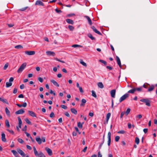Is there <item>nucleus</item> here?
Segmentation results:
<instances>
[{"instance_id":"nucleus-59","label":"nucleus","mask_w":157,"mask_h":157,"mask_svg":"<svg viewBox=\"0 0 157 157\" xmlns=\"http://www.w3.org/2000/svg\"><path fill=\"white\" fill-rule=\"evenodd\" d=\"M20 88L21 89H23L25 88V86L24 84H22L20 86Z\"/></svg>"},{"instance_id":"nucleus-19","label":"nucleus","mask_w":157,"mask_h":157,"mask_svg":"<svg viewBox=\"0 0 157 157\" xmlns=\"http://www.w3.org/2000/svg\"><path fill=\"white\" fill-rule=\"evenodd\" d=\"M86 102V99H82L81 100L82 103L80 104V106H84Z\"/></svg>"},{"instance_id":"nucleus-47","label":"nucleus","mask_w":157,"mask_h":157,"mask_svg":"<svg viewBox=\"0 0 157 157\" xmlns=\"http://www.w3.org/2000/svg\"><path fill=\"white\" fill-rule=\"evenodd\" d=\"M60 107H61L62 108H63V109H67V106H66V105H60Z\"/></svg>"},{"instance_id":"nucleus-8","label":"nucleus","mask_w":157,"mask_h":157,"mask_svg":"<svg viewBox=\"0 0 157 157\" xmlns=\"http://www.w3.org/2000/svg\"><path fill=\"white\" fill-rule=\"evenodd\" d=\"M25 53L27 55L30 56L34 55L35 52L34 51H25Z\"/></svg>"},{"instance_id":"nucleus-55","label":"nucleus","mask_w":157,"mask_h":157,"mask_svg":"<svg viewBox=\"0 0 157 157\" xmlns=\"http://www.w3.org/2000/svg\"><path fill=\"white\" fill-rule=\"evenodd\" d=\"M28 8V7H26L25 8H22L20 9V10L21 11H24L25 10H26V9H27Z\"/></svg>"},{"instance_id":"nucleus-13","label":"nucleus","mask_w":157,"mask_h":157,"mask_svg":"<svg viewBox=\"0 0 157 157\" xmlns=\"http://www.w3.org/2000/svg\"><path fill=\"white\" fill-rule=\"evenodd\" d=\"M1 139L2 141L3 142H6V139L5 138V135L4 133L2 132L1 134Z\"/></svg>"},{"instance_id":"nucleus-2","label":"nucleus","mask_w":157,"mask_h":157,"mask_svg":"<svg viewBox=\"0 0 157 157\" xmlns=\"http://www.w3.org/2000/svg\"><path fill=\"white\" fill-rule=\"evenodd\" d=\"M36 140L39 144H40L42 141L43 142H45V137H42L41 139L40 137H37L36 138Z\"/></svg>"},{"instance_id":"nucleus-39","label":"nucleus","mask_w":157,"mask_h":157,"mask_svg":"<svg viewBox=\"0 0 157 157\" xmlns=\"http://www.w3.org/2000/svg\"><path fill=\"white\" fill-rule=\"evenodd\" d=\"M80 63L82 64L83 66H84L85 67H86L87 66L86 64L82 60H80Z\"/></svg>"},{"instance_id":"nucleus-3","label":"nucleus","mask_w":157,"mask_h":157,"mask_svg":"<svg viewBox=\"0 0 157 157\" xmlns=\"http://www.w3.org/2000/svg\"><path fill=\"white\" fill-rule=\"evenodd\" d=\"M27 65V63H23L21 66L18 69L17 71V72L18 73H20L22 72V71L23 70L25 67Z\"/></svg>"},{"instance_id":"nucleus-46","label":"nucleus","mask_w":157,"mask_h":157,"mask_svg":"<svg viewBox=\"0 0 157 157\" xmlns=\"http://www.w3.org/2000/svg\"><path fill=\"white\" fill-rule=\"evenodd\" d=\"M120 139V137L118 136H117L115 137V140L116 142H118Z\"/></svg>"},{"instance_id":"nucleus-27","label":"nucleus","mask_w":157,"mask_h":157,"mask_svg":"<svg viewBox=\"0 0 157 157\" xmlns=\"http://www.w3.org/2000/svg\"><path fill=\"white\" fill-rule=\"evenodd\" d=\"M5 112H6V114L8 116H10V111L7 107H6L5 108Z\"/></svg>"},{"instance_id":"nucleus-44","label":"nucleus","mask_w":157,"mask_h":157,"mask_svg":"<svg viewBox=\"0 0 157 157\" xmlns=\"http://www.w3.org/2000/svg\"><path fill=\"white\" fill-rule=\"evenodd\" d=\"M18 121L19 124H21L22 122L21 119V118L20 117H18Z\"/></svg>"},{"instance_id":"nucleus-9","label":"nucleus","mask_w":157,"mask_h":157,"mask_svg":"<svg viewBox=\"0 0 157 157\" xmlns=\"http://www.w3.org/2000/svg\"><path fill=\"white\" fill-rule=\"evenodd\" d=\"M116 90H113L110 91L111 96L112 98H114L115 96Z\"/></svg>"},{"instance_id":"nucleus-42","label":"nucleus","mask_w":157,"mask_h":157,"mask_svg":"<svg viewBox=\"0 0 157 157\" xmlns=\"http://www.w3.org/2000/svg\"><path fill=\"white\" fill-rule=\"evenodd\" d=\"M99 61L100 62L104 64L105 65H106L107 64L106 62L104 60H101V59H100V60H99Z\"/></svg>"},{"instance_id":"nucleus-63","label":"nucleus","mask_w":157,"mask_h":157,"mask_svg":"<svg viewBox=\"0 0 157 157\" xmlns=\"http://www.w3.org/2000/svg\"><path fill=\"white\" fill-rule=\"evenodd\" d=\"M124 113H125L124 112H121L120 116L121 118H122L123 117Z\"/></svg>"},{"instance_id":"nucleus-24","label":"nucleus","mask_w":157,"mask_h":157,"mask_svg":"<svg viewBox=\"0 0 157 157\" xmlns=\"http://www.w3.org/2000/svg\"><path fill=\"white\" fill-rule=\"evenodd\" d=\"M0 101H2L3 103H6L7 104H9V103L7 101V100L6 99H3L2 98H1L0 99Z\"/></svg>"},{"instance_id":"nucleus-16","label":"nucleus","mask_w":157,"mask_h":157,"mask_svg":"<svg viewBox=\"0 0 157 157\" xmlns=\"http://www.w3.org/2000/svg\"><path fill=\"white\" fill-rule=\"evenodd\" d=\"M116 58L118 64L119 66L121 68V62L119 58L117 56H116Z\"/></svg>"},{"instance_id":"nucleus-60","label":"nucleus","mask_w":157,"mask_h":157,"mask_svg":"<svg viewBox=\"0 0 157 157\" xmlns=\"http://www.w3.org/2000/svg\"><path fill=\"white\" fill-rule=\"evenodd\" d=\"M13 80L14 79L13 77H11L9 80V82H12L13 81Z\"/></svg>"},{"instance_id":"nucleus-11","label":"nucleus","mask_w":157,"mask_h":157,"mask_svg":"<svg viewBox=\"0 0 157 157\" xmlns=\"http://www.w3.org/2000/svg\"><path fill=\"white\" fill-rule=\"evenodd\" d=\"M25 111L22 109H20L15 112L16 114H22L24 113Z\"/></svg>"},{"instance_id":"nucleus-58","label":"nucleus","mask_w":157,"mask_h":157,"mask_svg":"<svg viewBox=\"0 0 157 157\" xmlns=\"http://www.w3.org/2000/svg\"><path fill=\"white\" fill-rule=\"evenodd\" d=\"M64 115L68 117H69L70 116L69 113L67 112H66L64 113Z\"/></svg>"},{"instance_id":"nucleus-28","label":"nucleus","mask_w":157,"mask_h":157,"mask_svg":"<svg viewBox=\"0 0 157 157\" xmlns=\"http://www.w3.org/2000/svg\"><path fill=\"white\" fill-rule=\"evenodd\" d=\"M83 124V122L81 123L80 122H79L78 123L77 125L78 127L80 128H82V124Z\"/></svg>"},{"instance_id":"nucleus-21","label":"nucleus","mask_w":157,"mask_h":157,"mask_svg":"<svg viewBox=\"0 0 157 157\" xmlns=\"http://www.w3.org/2000/svg\"><path fill=\"white\" fill-rule=\"evenodd\" d=\"M71 111L72 113L75 115H76L77 113V111L74 108H71Z\"/></svg>"},{"instance_id":"nucleus-56","label":"nucleus","mask_w":157,"mask_h":157,"mask_svg":"<svg viewBox=\"0 0 157 157\" xmlns=\"http://www.w3.org/2000/svg\"><path fill=\"white\" fill-rule=\"evenodd\" d=\"M6 130H7V131H8L9 132H10V133H11L13 134L14 133V132L12 130H10L8 129H7Z\"/></svg>"},{"instance_id":"nucleus-53","label":"nucleus","mask_w":157,"mask_h":157,"mask_svg":"<svg viewBox=\"0 0 157 157\" xmlns=\"http://www.w3.org/2000/svg\"><path fill=\"white\" fill-rule=\"evenodd\" d=\"M75 15V14L74 13H71V14H68L67 15V16L68 17H70L74 16Z\"/></svg>"},{"instance_id":"nucleus-36","label":"nucleus","mask_w":157,"mask_h":157,"mask_svg":"<svg viewBox=\"0 0 157 157\" xmlns=\"http://www.w3.org/2000/svg\"><path fill=\"white\" fill-rule=\"evenodd\" d=\"M15 48L17 49H20V48H23V47L21 45H17L16 46L14 47Z\"/></svg>"},{"instance_id":"nucleus-26","label":"nucleus","mask_w":157,"mask_h":157,"mask_svg":"<svg viewBox=\"0 0 157 157\" xmlns=\"http://www.w3.org/2000/svg\"><path fill=\"white\" fill-rule=\"evenodd\" d=\"M98 86L99 87L101 88H103L104 87V85L101 82H98Z\"/></svg>"},{"instance_id":"nucleus-1","label":"nucleus","mask_w":157,"mask_h":157,"mask_svg":"<svg viewBox=\"0 0 157 157\" xmlns=\"http://www.w3.org/2000/svg\"><path fill=\"white\" fill-rule=\"evenodd\" d=\"M33 151L35 155L37 157H45L44 155L41 152H39L38 153L37 151L36 147H33Z\"/></svg>"},{"instance_id":"nucleus-15","label":"nucleus","mask_w":157,"mask_h":157,"mask_svg":"<svg viewBox=\"0 0 157 157\" xmlns=\"http://www.w3.org/2000/svg\"><path fill=\"white\" fill-rule=\"evenodd\" d=\"M46 53L48 56H54L55 55V53L54 52L50 51H47Z\"/></svg>"},{"instance_id":"nucleus-62","label":"nucleus","mask_w":157,"mask_h":157,"mask_svg":"<svg viewBox=\"0 0 157 157\" xmlns=\"http://www.w3.org/2000/svg\"><path fill=\"white\" fill-rule=\"evenodd\" d=\"M17 89L16 88H14V89L13 92V93L15 94L16 93H17Z\"/></svg>"},{"instance_id":"nucleus-25","label":"nucleus","mask_w":157,"mask_h":157,"mask_svg":"<svg viewBox=\"0 0 157 157\" xmlns=\"http://www.w3.org/2000/svg\"><path fill=\"white\" fill-rule=\"evenodd\" d=\"M85 17L88 20V21L89 22V24L90 25H91L92 24V21H91V19L88 16H85Z\"/></svg>"},{"instance_id":"nucleus-52","label":"nucleus","mask_w":157,"mask_h":157,"mask_svg":"<svg viewBox=\"0 0 157 157\" xmlns=\"http://www.w3.org/2000/svg\"><path fill=\"white\" fill-rule=\"evenodd\" d=\"M38 80L41 82H43V79L41 77H39L38 78Z\"/></svg>"},{"instance_id":"nucleus-50","label":"nucleus","mask_w":157,"mask_h":157,"mask_svg":"<svg viewBox=\"0 0 157 157\" xmlns=\"http://www.w3.org/2000/svg\"><path fill=\"white\" fill-rule=\"evenodd\" d=\"M8 63H7L4 66V68H3L4 69L6 70L8 67Z\"/></svg>"},{"instance_id":"nucleus-40","label":"nucleus","mask_w":157,"mask_h":157,"mask_svg":"<svg viewBox=\"0 0 157 157\" xmlns=\"http://www.w3.org/2000/svg\"><path fill=\"white\" fill-rule=\"evenodd\" d=\"M91 92L92 93V96L96 98L97 97V95H96L95 92L94 90H92Z\"/></svg>"},{"instance_id":"nucleus-20","label":"nucleus","mask_w":157,"mask_h":157,"mask_svg":"<svg viewBox=\"0 0 157 157\" xmlns=\"http://www.w3.org/2000/svg\"><path fill=\"white\" fill-rule=\"evenodd\" d=\"M66 22L68 24H71L73 25L74 24V21H73L70 19H68L66 20Z\"/></svg>"},{"instance_id":"nucleus-10","label":"nucleus","mask_w":157,"mask_h":157,"mask_svg":"<svg viewBox=\"0 0 157 157\" xmlns=\"http://www.w3.org/2000/svg\"><path fill=\"white\" fill-rule=\"evenodd\" d=\"M45 150L49 155L51 156L52 155V151L48 147H46Z\"/></svg>"},{"instance_id":"nucleus-14","label":"nucleus","mask_w":157,"mask_h":157,"mask_svg":"<svg viewBox=\"0 0 157 157\" xmlns=\"http://www.w3.org/2000/svg\"><path fill=\"white\" fill-rule=\"evenodd\" d=\"M29 114L33 117H36V116L35 113L32 111L29 110L28 111Z\"/></svg>"},{"instance_id":"nucleus-49","label":"nucleus","mask_w":157,"mask_h":157,"mask_svg":"<svg viewBox=\"0 0 157 157\" xmlns=\"http://www.w3.org/2000/svg\"><path fill=\"white\" fill-rule=\"evenodd\" d=\"M50 117H54V114L53 112H52L50 115Z\"/></svg>"},{"instance_id":"nucleus-45","label":"nucleus","mask_w":157,"mask_h":157,"mask_svg":"<svg viewBox=\"0 0 157 157\" xmlns=\"http://www.w3.org/2000/svg\"><path fill=\"white\" fill-rule=\"evenodd\" d=\"M17 140L21 144L23 143L24 142L20 138L17 139Z\"/></svg>"},{"instance_id":"nucleus-35","label":"nucleus","mask_w":157,"mask_h":157,"mask_svg":"<svg viewBox=\"0 0 157 157\" xmlns=\"http://www.w3.org/2000/svg\"><path fill=\"white\" fill-rule=\"evenodd\" d=\"M135 91V88H133L132 90H129L128 91V93H129L133 94Z\"/></svg>"},{"instance_id":"nucleus-41","label":"nucleus","mask_w":157,"mask_h":157,"mask_svg":"<svg viewBox=\"0 0 157 157\" xmlns=\"http://www.w3.org/2000/svg\"><path fill=\"white\" fill-rule=\"evenodd\" d=\"M25 121L27 124H31V122L29 121L28 118H26L25 119Z\"/></svg>"},{"instance_id":"nucleus-18","label":"nucleus","mask_w":157,"mask_h":157,"mask_svg":"<svg viewBox=\"0 0 157 157\" xmlns=\"http://www.w3.org/2000/svg\"><path fill=\"white\" fill-rule=\"evenodd\" d=\"M11 152L12 153H13V155H14L15 157H20V156H19V154L16 151L13 150L11 151Z\"/></svg>"},{"instance_id":"nucleus-23","label":"nucleus","mask_w":157,"mask_h":157,"mask_svg":"<svg viewBox=\"0 0 157 157\" xmlns=\"http://www.w3.org/2000/svg\"><path fill=\"white\" fill-rule=\"evenodd\" d=\"M51 82L53 84L55 85V86H56L57 87H59V85L57 83V82L55 80H52L51 81Z\"/></svg>"},{"instance_id":"nucleus-32","label":"nucleus","mask_w":157,"mask_h":157,"mask_svg":"<svg viewBox=\"0 0 157 157\" xmlns=\"http://www.w3.org/2000/svg\"><path fill=\"white\" fill-rule=\"evenodd\" d=\"M88 37L90 38L92 40H95V38L93 37L92 35L91 34H88Z\"/></svg>"},{"instance_id":"nucleus-30","label":"nucleus","mask_w":157,"mask_h":157,"mask_svg":"<svg viewBox=\"0 0 157 157\" xmlns=\"http://www.w3.org/2000/svg\"><path fill=\"white\" fill-rule=\"evenodd\" d=\"M5 124H6V126L8 128H9L10 127V125L9 122V121L8 120H6L5 121Z\"/></svg>"},{"instance_id":"nucleus-57","label":"nucleus","mask_w":157,"mask_h":157,"mask_svg":"<svg viewBox=\"0 0 157 157\" xmlns=\"http://www.w3.org/2000/svg\"><path fill=\"white\" fill-rule=\"evenodd\" d=\"M79 89L80 92L81 93H83V91L82 90V87H80L79 88Z\"/></svg>"},{"instance_id":"nucleus-31","label":"nucleus","mask_w":157,"mask_h":157,"mask_svg":"<svg viewBox=\"0 0 157 157\" xmlns=\"http://www.w3.org/2000/svg\"><path fill=\"white\" fill-rule=\"evenodd\" d=\"M154 88V86L152 85H151L150 87L148 89V91H152Z\"/></svg>"},{"instance_id":"nucleus-64","label":"nucleus","mask_w":157,"mask_h":157,"mask_svg":"<svg viewBox=\"0 0 157 157\" xmlns=\"http://www.w3.org/2000/svg\"><path fill=\"white\" fill-rule=\"evenodd\" d=\"M102 155L101 154L100 151H99L98 153V157H101Z\"/></svg>"},{"instance_id":"nucleus-54","label":"nucleus","mask_w":157,"mask_h":157,"mask_svg":"<svg viewBox=\"0 0 157 157\" xmlns=\"http://www.w3.org/2000/svg\"><path fill=\"white\" fill-rule=\"evenodd\" d=\"M142 117V116L141 114H139L136 116V118L139 119L141 118Z\"/></svg>"},{"instance_id":"nucleus-5","label":"nucleus","mask_w":157,"mask_h":157,"mask_svg":"<svg viewBox=\"0 0 157 157\" xmlns=\"http://www.w3.org/2000/svg\"><path fill=\"white\" fill-rule=\"evenodd\" d=\"M140 101L141 102L145 103L146 105L148 106H151L150 101L147 99H141Z\"/></svg>"},{"instance_id":"nucleus-51","label":"nucleus","mask_w":157,"mask_h":157,"mask_svg":"<svg viewBox=\"0 0 157 157\" xmlns=\"http://www.w3.org/2000/svg\"><path fill=\"white\" fill-rule=\"evenodd\" d=\"M111 132H109L108 133V139H111Z\"/></svg>"},{"instance_id":"nucleus-4","label":"nucleus","mask_w":157,"mask_h":157,"mask_svg":"<svg viewBox=\"0 0 157 157\" xmlns=\"http://www.w3.org/2000/svg\"><path fill=\"white\" fill-rule=\"evenodd\" d=\"M27 65V63H23L21 66L18 69L17 71V72L18 73H20L22 72V71L23 70L25 67Z\"/></svg>"},{"instance_id":"nucleus-43","label":"nucleus","mask_w":157,"mask_h":157,"mask_svg":"<svg viewBox=\"0 0 157 157\" xmlns=\"http://www.w3.org/2000/svg\"><path fill=\"white\" fill-rule=\"evenodd\" d=\"M68 28L71 31H73L74 30V28L71 25H69L68 26Z\"/></svg>"},{"instance_id":"nucleus-38","label":"nucleus","mask_w":157,"mask_h":157,"mask_svg":"<svg viewBox=\"0 0 157 157\" xmlns=\"http://www.w3.org/2000/svg\"><path fill=\"white\" fill-rule=\"evenodd\" d=\"M135 143L137 144H138L140 142V140L139 138L138 137H136L135 138Z\"/></svg>"},{"instance_id":"nucleus-29","label":"nucleus","mask_w":157,"mask_h":157,"mask_svg":"<svg viewBox=\"0 0 157 157\" xmlns=\"http://www.w3.org/2000/svg\"><path fill=\"white\" fill-rule=\"evenodd\" d=\"M12 85V83L10 82H6V87H9Z\"/></svg>"},{"instance_id":"nucleus-12","label":"nucleus","mask_w":157,"mask_h":157,"mask_svg":"<svg viewBox=\"0 0 157 157\" xmlns=\"http://www.w3.org/2000/svg\"><path fill=\"white\" fill-rule=\"evenodd\" d=\"M17 152L22 156L25 157V156L24 152L21 149H17Z\"/></svg>"},{"instance_id":"nucleus-48","label":"nucleus","mask_w":157,"mask_h":157,"mask_svg":"<svg viewBox=\"0 0 157 157\" xmlns=\"http://www.w3.org/2000/svg\"><path fill=\"white\" fill-rule=\"evenodd\" d=\"M125 131L124 130H121L119 131L118 132V133L120 134H124L125 133Z\"/></svg>"},{"instance_id":"nucleus-61","label":"nucleus","mask_w":157,"mask_h":157,"mask_svg":"<svg viewBox=\"0 0 157 157\" xmlns=\"http://www.w3.org/2000/svg\"><path fill=\"white\" fill-rule=\"evenodd\" d=\"M27 126L26 125H25V126L22 129V131H25L27 130Z\"/></svg>"},{"instance_id":"nucleus-17","label":"nucleus","mask_w":157,"mask_h":157,"mask_svg":"<svg viewBox=\"0 0 157 157\" xmlns=\"http://www.w3.org/2000/svg\"><path fill=\"white\" fill-rule=\"evenodd\" d=\"M36 5L44 6V3L40 1H37L35 3Z\"/></svg>"},{"instance_id":"nucleus-37","label":"nucleus","mask_w":157,"mask_h":157,"mask_svg":"<svg viewBox=\"0 0 157 157\" xmlns=\"http://www.w3.org/2000/svg\"><path fill=\"white\" fill-rule=\"evenodd\" d=\"M131 111V109L130 108H128L126 111L125 112V114L127 115L130 113V111Z\"/></svg>"},{"instance_id":"nucleus-7","label":"nucleus","mask_w":157,"mask_h":157,"mask_svg":"<svg viewBox=\"0 0 157 157\" xmlns=\"http://www.w3.org/2000/svg\"><path fill=\"white\" fill-rule=\"evenodd\" d=\"M91 29L93 30L95 32V33H97L98 34L101 35L102 34L99 31H98L95 28V27L94 26H92L91 27Z\"/></svg>"},{"instance_id":"nucleus-33","label":"nucleus","mask_w":157,"mask_h":157,"mask_svg":"<svg viewBox=\"0 0 157 157\" xmlns=\"http://www.w3.org/2000/svg\"><path fill=\"white\" fill-rule=\"evenodd\" d=\"M135 89V91H137L138 92H140L142 91V87L140 88H134Z\"/></svg>"},{"instance_id":"nucleus-22","label":"nucleus","mask_w":157,"mask_h":157,"mask_svg":"<svg viewBox=\"0 0 157 157\" xmlns=\"http://www.w3.org/2000/svg\"><path fill=\"white\" fill-rule=\"evenodd\" d=\"M111 115V113H108L107 114L106 116V123L107 124L110 118Z\"/></svg>"},{"instance_id":"nucleus-34","label":"nucleus","mask_w":157,"mask_h":157,"mask_svg":"<svg viewBox=\"0 0 157 157\" xmlns=\"http://www.w3.org/2000/svg\"><path fill=\"white\" fill-rule=\"evenodd\" d=\"M72 47L74 48H76L77 47L82 48L83 47L82 46L78 44H73L72 46Z\"/></svg>"},{"instance_id":"nucleus-6","label":"nucleus","mask_w":157,"mask_h":157,"mask_svg":"<svg viewBox=\"0 0 157 157\" xmlns=\"http://www.w3.org/2000/svg\"><path fill=\"white\" fill-rule=\"evenodd\" d=\"M128 96L129 94H126L123 95L120 98L119 100L120 102H121L122 101L125 100Z\"/></svg>"}]
</instances>
